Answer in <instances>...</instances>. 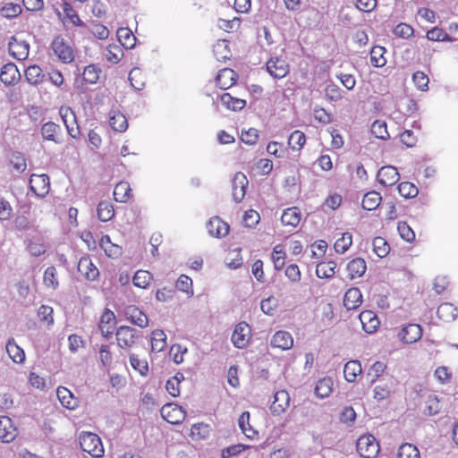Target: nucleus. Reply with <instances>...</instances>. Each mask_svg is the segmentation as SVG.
Segmentation results:
<instances>
[{"mask_svg":"<svg viewBox=\"0 0 458 458\" xmlns=\"http://www.w3.org/2000/svg\"><path fill=\"white\" fill-rule=\"evenodd\" d=\"M81 449L93 457H101L104 454V447L99 437L91 432H82L80 436Z\"/></svg>","mask_w":458,"mask_h":458,"instance_id":"nucleus-1","label":"nucleus"},{"mask_svg":"<svg viewBox=\"0 0 458 458\" xmlns=\"http://www.w3.org/2000/svg\"><path fill=\"white\" fill-rule=\"evenodd\" d=\"M356 447L360 455L364 458H375L379 452V445L372 435L360 437Z\"/></svg>","mask_w":458,"mask_h":458,"instance_id":"nucleus-2","label":"nucleus"},{"mask_svg":"<svg viewBox=\"0 0 458 458\" xmlns=\"http://www.w3.org/2000/svg\"><path fill=\"white\" fill-rule=\"evenodd\" d=\"M117 344L121 348H131L140 337L139 331L128 326H121L116 333Z\"/></svg>","mask_w":458,"mask_h":458,"instance_id":"nucleus-3","label":"nucleus"},{"mask_svg":"<svg viewBox=\"0 0 458 458\" xmlns=\"http://www.w3.org/2000/svg\"><path fill=\"white\" fill-rule=\"evenodd\" d=\"M51 47L55 55L64 64H70L74 60L72 48L61 37L54 38Z\"/></svg>","mask_w":458,"mask_h":458,"instance_id":"nucleus-4","label":"nucleus"},{"mask_svg":"<svg viewBox=\"0 0 458 458\" xmlns=\"http://www.w3.org/2000/svg\"><path fill=\"white\" fill-rule=\"evenodd\" d=\"M396 380L392 376H386L378 381L374 388V398L382 401L388 398L394 392Z\"/></svg>","mask_w":458,"mask_h":458,"instance_id":"nucleus-5","label":"nucleus"},{"mask_svg":"<svg viewBox=\"0 0 458 458\" xmlns=\"http://www.w3.org/2000/svg\"><path fill=\"white\" fill-rule=\"evenodd\" d=\"M59 113L66 127L68 134L72 138L77 139L79 137L80 131L77 124L76 115L72 109L68 106H62Z\"/></svg>","mask_w":458,"mask_h":458,"instance_id":"nucleus-6","label":"nucleus"},{"mask_svg":"<svg viewBox=\"0 0 458 458\" xmlns=\"http://www.w3.org/2000/svg\"><path fill=\"white\" fill-rule=\"evenodd\" d=\"M30 190L38 197H45L50 189L49 178L47 174H33L30 179Z\"/></svg>","mask_w":458,"mask_h":458,"instance_id":"nucleus-7","label":"nucleus"},{"mask_svg":"<svg viewBox=\"0 0 458 458\" xmlns=\"http://www.w3.org/2000/svg\"><path fill=\"white\" fill-rule=\"evenodd\" d=\"M267 72L275 79L284 78L289 72V65L284 59L270 58L266 64Z\"/></svg>","mask_w":458,"mask_h":458,"instance_id":"nucleus-8","label":"nucleus"},{"mask_svg":"<svg viewBox=\"0 0 458 458\" xmlns=\"http://www.w3.org/2000/svg\"><path fill=\"white\" fill-rule=\"evenodd\" d=\"M250 329L247 323H239L232 335V343L236 348L242 349L247 346L250 340Z\"/></svg>","mask_w":458,"mask_h":458,"instance_id":"nucleus-9","label":"nucleus"},{"mask_svg":"<svg viewBox=\"0 0 458 458\" xmlns=\"http://www.w3.org/2000/svg\"><path fill=\"white\" fill-rule=\"evenodd\" d=\"M400 178L399 173L394 166L386 165L379 169L377 174V182L385 187L395 184Z\"/></svg>","mask_w":458,"mask_h":458,"instance_id":"nucleus-10","label":"nucleus"},{"mask_svg":"<svg viewBox=\"0 0 458 458\" xmlns=\"http://www.w3.org/2000/svg\"><path fill=\"white\" fill-rule=\"evenodd\" d=\"M162 417L171 424H179L183 421L186 412L182 407L167 404L161 409Z\"/></svg>","mask_w":458,"mask_h":458,"instance_id":"nucleus-11","label":"nucleus"},{"mask_svg":"<svg viewBox=\"0 0 458 458\" xmlns=\"http://www.w3.org/2000/svg\"><path fill=\"white\" fill-rule=\"evenodd\" d=\"M126 318L132 324L140 328H145L148 325V316L134 305H129L124 309Z\"/></svg>","mask_w":458,"mask_h":458,"instance_id":"nucleus-12","label":"nucleus"},{"mask_svg":"<svg viewBox=\"0 0 458 458\" xmlns=\"http://www.w3.org/2000/svg\"><path fill=\"white\" fill-rule=\"evenodd\" d=\"M249 181L244 174L238 172L234 174L232 195L236 202L239 203L243 199Z\"/></svg>","mask_w":458,"mask_h":458,"instance_id":"nucleus-13","label":"nucleus"},{"mask_svg":"<svg viewBox=\"0 0 458 458\" xmlns=\"http://www.w3.org/2000/svg\"><path fill=\"white\" fill-rule=\"evenodd\" d=\"M17 428L13 420L7 416H0V440L10 443L15 439Z\"/></svg>","mask_w":458,"mask_h":458,"instance_id":"nucleus-14","label":"nucleus"},{"mask_svg":"<svg viewBox=\"0 0 458 458\" xmlns=\"http://www.w3.org/2000/svg\"><path fill=\"white\" fill-rule=\"evenodd\" d=\"M79 273L87 280L93 281L99 276V271L89 257H82L78 262Z\"/></svg>","mask_w":458,"mask_h":458,"instance_id":"nucleus-15","label":"nucleus"},{"mask_svg":"<svg viewBox=\"0 0 458 458\" xmlns=\"http://www.w3.org/2000/svg\"><path fill=\"white\" fill-rule=\"evenodd\" d=\"M41 135L45 140L54 141L56 144L63 142L62 129L53 122H47L41 126Z\"/></svg>","mask_w":458,"mask_h":458,"instance_id":"nucleus-16","label":"nucleus"},{"mask_svg":"<svg viewBox=\"0 0 458 458\" xmlns=\"http://www.w3.org/2000/svg\"><path fill=\"white\" fill-rule=\"evenodd\" d=\"M208 233L216 238H222L228 234L229 225L222 221L218 216H214L207 223Z\"/></svg>","mask_w":458,"mask_h":458,"instance_id":"nucleus-17","label":"nucleus"},{"mask_svg":"<svg viewBox=\"0 0 458 458\" xmlns=\"http://www.w3.org/2000/svg\"><path fill=\"white\" fill-rule=\"evenodd\" d=\"M290 405V395L284 390L277 391L274 395V401L270 406L272 413L280 415L284 412Z\"/></svg>","mask_w":458,"mask_h":458,"instance_id":"nucleus-18","label":"nucleus"},{"mask_svg":"<svg viewBox=\"0 0 458 458\" xmlns=\"http://www.w3.org/2000/svg\"><path fill=\"white\" fill-rule=\"evenodd\" d=\"M422 335V328L418 324H409L404 327L399 336L401 340L405 344H413L420 339Z\"/></svg>","mask_w":458,"mask_h":458,"instance_id":"nucleus-19","label":"nucleus"},{"mask_svg":"<svg viewBox=\"0 0 458 458\" xmlns=\"http://www.w3.org/2000/svg\"><path fill=\"white\" fill-rule=\"evenodd\" d=\"M29 44L25 41H18L14 38L9 41V53L17 60H25L29 55Z\"/></svg>","mask_w":458,"mask_h":458,"instance_id":"nucleus-20","label":"nucleus"},{"mask_svg":"<svg viewBox=\"0 0 458 458\" xmlns=\"http://www.w3.org/2000/svg\"><path fill=\"white\" fill-rule=\"evenodd\" d=\"M270 344L272 347L281 350H289L293 345V338L289 332L277 331L271 338Z\"/></svg>","mask_w":458,"mask_h":458,"instance_id":"nucleus-21","label":"nucleus"},{"mask_svg":"<svg viewBox=\"0 0 458 458\" xmlns=\"http://www.w3.org/2000/svg\"><path fill=\"white\" fill-rule=\"evenodd\" d=\"M363 330L368 334L374 333L379 326L377 315L371 310H364L359 316Z\"/></svg>","mask_w":458,"mask_h":458,"instance_id":"nucleus-22","label":"nucleus"},{"mask_svg":"<svg viewBox=\"0 0 458 458\" xmlns=\"http://www.w3.org/2000/svg\"><path fill=\"white\" fill-rule=\"evenodd\" d=\"M56 395L62 405L69 410H74L79 405V401L73 394L64 386H59L56 390Z\"/></svg>","mask_w":458,"mask_h":458,"instance_id":"nucleus-23","label":"nucleus"},{"mask_svg":"<svg viewBox=\"0 0 458 458\" xmlns=\"http://www.w3.org/2000/svg\"><path fill=\"white\" fill-rule=\"evenodd\" d=\"M236 81V73L233 70L225 68L219 71L216 77V85L223 89H229Z\"/></svg>","mask_w":458,"mask_h":458,"instance_id":"nucleus-24","label":"nucleus"},{"mask_svg":"<svg viewBox=\"0 0 458 458\" xmlns=\"http://www.w3.org/2000/svg\"><path fill=\"white\" fill-rule=\"evenodd\" d=\"M362 302V294L359 288H350L344 294V305L347 310H355Z\"/></svg>","mask_w":458,"mask_h":458,"instance_id":"nucleus-25","label":"nucleus"},{"mask_svg":"<svg viewBox=\"0 0 458 458\" xmlns=\"http://www.w3.org/2000/svg\"><path fill=\"white\" fill-rule=\"evenodd\" d=\"M115 320V316L113 311L109 310H106V311L102 314L100 323H99V330L101 334L106 338H109L113 334L112 327Z\"/></svg>","mask_w":458,"mask_h":458,"instance_id":"nucleus-26","label":"nucleus"},{"mask_svg":"<svg viewBox=\"0 0 458 458\" xmlns=\"http://www.w3.org/2000/svg\"><path fill=\"white\" fill-rule=\"evenodd\" d=\"M20 77L17 66L13 64H7L3 66L0 73V80L5 85L13 84Z\"/></svg>","mask_w":458,"mask_h":458,"instance_id":"nucleus-27","label":"nucleus"},{"mask_svg":"<svg viewBox=\"0 0 458 458\" xmlns=\"http://www.w3.org/2000/svg\"><path fill=\"white\" fill-rule=\"evenodd\" d=\"M115 201L125 203L131 198V188L127 182H120L114 189Z\"/></svg>","mask_w":458,"mask_h":458,"instance_id":"nucleus-28","label":"nucleus"},{"mask_svg":"<svg viewBox=\"0 0 458 458\" xmlns=\"http://www.w3.org/2000/svg\"><path fill=\"white\" fill-rule=\"evenodd\" d=\"M238 424L241 430L242 431L246 437L250 439H255L258 437L259 432L255 430L250 424L249 411H243L241 414L238 420Z\"/></svg>","mask_w":458,"mask_h":458,"instance_id":"nucleus-29","label":"nucleus"},{"mask_svg":"<svg viewBox=\"0 0 458 458\" xmlns=\"http://www.w3.org/2000/svg\"><path fill=\"white\" fill-rule=\"evenodd\" d=\"M437 314L443 321L450 322L457 318L458 311L453 304L445 302L438 306Z\"/></svg>","mask_w":458,"mask_h":458,"instance_id":"nucleus-30","label":"nucleus"},{"mask_svg":"<svg viewBox=\"0 0 458 458\" xmlns=\"http://www.w3.org/2000/svg\"><path fill=\"white\" fill-rule=\"evenodd\" d=\"M223 106L232 111H240L246 106V101L242 98H234L229 93H224L220 97Z\"/></svg>","mask_w":458,"mask_h":458,"instance_id":"nucleus-31","label":"nucleus"},{"mask_svg":"<svg viewBox=\"0 0 458 458\" xmlns=\"http://www.w3.org/2000/svg\"><path fill=\"white\" fill-rule=\"evenodd\" d=\"M281 221L284 225L295 227L301 221V211L296 207L286 208L281 216Z\"/></svg>","mask_w":458,"mask_h":458,"instance_id":"nucleus-32","label":"nucleus"},{"mask_svg":"<svg viewBox=\"0 0 458 458\" xmlns=\"http://www.w3.org/2000/svg\"><path fill=\"white\" fill-rule=\"evenodd\" d=\"M366 262L363 259L360 258H356L347 264L349 276L352 279L362 276L366 271Z\"/></svg>","mask_w":458,"mask_h":458,"instance_id":"nucleus-33","label":"nucleus"},{"mask_svg":"<svg viewBox=\"0 0 458 458\" xmlns=\"http://www.w3.org/2000/svg\"><path fill=\"white\" fill-rule=\"evenodd\" d=\"M333 385V380L329 377L319 379L315 386V394L321 399L328 397L332 393Z\"/></svg>","mask_w":458,"mask_h":458,"instance_id":"nucleus-34","label":"nucleus"},{"mask_svg":"<svg viewBox=\"0 0 458 458\" xmlns=\"http://www.w3.org/2000/svg\"><path fill=\"white\" fill-rule=\"evenodd\" d=\"M362 371L361 365L359 360L348 361L344 369V378L348 382H354L357 376Z\"/></svg>","mask_w":458,"mask_h":458,"instance_id":"nucleus-35","label":"nucleus"},{"mask_svg":"<svg viewBox=\"0 0 458 458\" xmlns=\"http://www.w3.org/2000/svg\"><path fill=\"white\" fill-rule=\"evenodd\" d=\"M386 50L381 46H375L370 50V63L373 66L381 68L386 65L385 54Z\"/></svg>","mask_w":458,"mask_h":458,"instance_id":"nucleus-36","label":"nucleus"},{"mask_svg":"<svg viewBox=\"0 0 458 458\" xmlns=\"http://www.w3.org/2000/svg\"><path fill=\"white\" fill-rule=\"evenodd\" d=\"M336 265L333 261H322L317 265L316 275L319 278H331L335 274Z\"/></svg>","mask_w":458,"mask_h":458,"instance_id":"nucleus-37","label":"nucleus"},{"mask_svg":"<svg viewBox=\"0 0 458 458\" xmlns=\"http://www.w3.org/2000/svg\"><path fill=\"white\" fill-rule=\"evenodd\" d=\"M166 347V336L164 331L155 330L151 337V350L152 352H159Z\"/></svg>","mask_w":458,"mask_h":458,"instance_id":"nucleus-38","label":"nucleus"},{"mask_svg":"<svg viewBox=\"0 0 458 458\" xmlns=\"http://www.w3.org/2000/svg\"><path fill=\"white\" fill-rule=\"evenodd\" d=\"M26 81L31 85H38L42 82L44 74L38 65L29 66L25 71Z\"/></svg>","mask_w":458,"mask_h":458,"instance_id":"nucleus-39","label":"nucleus"},{"mask_svg":"<svg viewBox=\"0 0 458 458\" xmlns=\"http://www.w3.org/2000/svg\"><path fill=\"white\" fill-rule=\"evenodd\" d=\"M98 217L102 222L111 220L114 215L113 205L108 201L99 202L97 208Z\"/></svg>","mask_w":458,"mask_h":458,"instance_id":"nucleus-40","label":"nucleus"},{"mask_svg":"<svg viewBox=\"0 0 458 458\" xmlns=\"http://www.w3.org/2000/svg\"><path fill=\"white\" fill-rule=\"evenodd\" d=\"M381 199L382 198L378 192L369 191L363 197L362 208L366 210H374L379 206Z\"/></svg>","mask_w":458,"mask_h":458,"instance_id":"nucleus-41","label":"nucleus"},{"mask_svg":"<svg viewBox=\"0 0 458 458\" xmlns=\"http://www.w3.org/2000/svg\"><path fill=\"white\" fill-rule=\"evenodd\" d=\"M6 352L9 357L16 363H21L25 359L23 350L16 344L14 340L8 341L6 344Z\"/></svg>","mask_w":458,"mask_h":458,"instance_id":"nucleus-42","label":"nucleus"},{"mask_svg":"<svg viewBox=\"0 0 458 458\" xmlns=\"http://www.w3.org/2000/svg\"><path fill=\"white\" fill-rule=\"evenodd\" d=\"M398 458H420V451L419 449L410 444V443H404L400 445L397 453Z\"/></svg>","mask_w":458,"mask_h":458,"instance_id":"nucleus-43","label":"nucleus"},{"mask_svg":"<svg viewBox=\"0 0 458 458\" xmlns=\"http://www.w3.org/2000/svg\"><path fill=\"white\" fill-rule=\"evenodd\" d=\"M117 37L121 44L126 48H131L135 45L136 38L131 31L126 28H120L117 30Z\"/></svg>","mask_w":458,"mask_h":458,"instance_id":"nucleus-44","label":"nucleus"},{"mask_svg":"<svg viewBox=\"0 0 458 458\" xmlns=\"http://www.w3.org/2000/svg\"><path fill=\"white\" fill-rule=\"evenodd\" d=\"M43 283L47 288L56 289L59 283L56 268L54 266L48 267L44 273Z\"/></svg>","mask_w":458,"mask_h":458,"instance_id":"nucleus-45","label":"nucleus"},{"mask_svg":"<svg viewBox=\"0 0 458 458\" xmlns=\"http://www.w3.org/2000/svg\"><path fill=\"white\" fill-rule=\"evenodd\" d=\"M371 133L378 139L387 140L390 136L386 129V123L382 120H377L371 124Z\"/></svg>","mask_w":458,"mask_h":458,"instance_id":"nucleus-46","label":"nucleus"},{"mask_svg":"<svg viewBox=\"0 0 458 458\" xmlns=\"http://www.w3.org/2000/svg\"><path fill=\"white\" fill-rule=\"evenodd\" d=\"M305 134L301 131H294L288 139V144L293 150H300L305 144Z\"/></svg>","mask_w":458,"mask_h":458,"instance_id":"nucleus-47","label":"nucleus"},{"mask_svg":"<svg viewBox=\"0 0 458 458\" xmlns=\"http://www.w3.org/2000/svg\"><path fill=\"white\" fill-rule=\"evenodd\" d=\"M152 279V275L146 270H139L135 273L132 283L136 287L146 288Z\"/></svg>","mask_w":458,"mask_h":458,"instance_id":"nucleus-48","label":"nucleus"},{"mask_svg":"<svg viewBox=\"0 0 458 458\" xmlns=\"http://www.w3.org/2000/svg\"><path fill=\"white\" fill-rule=\"evenodd\" d=\"M110 125L111 127L119 132L125 131L128 127V123L126 117L121 114L116 113L110 117Z\"/></svg>","mask_w":458,"mask_h":458,"instance_id":"nucleus-49","label":"nucleus"},{"mask_svg":"<svg viewBox=\"0 0 458 458\" xmlns=\"http://www.w3.org/2000/svg\"><path fill=\"white\" fill-rule=\"evenodd\" d=\"M352 243V235L350 233H344L342 237L336 240L334 248L338 253H344Z\"/></svg>","mask_w":458,"mask_h":458,"instance_id":"nucleus-50","label":"nucleus"},{"mask_svg":"<svg viewBox=\"0 0 458 458\" xmlns=\"http://www.w3.org/2000/svg\"><path fill=\"white\" fill-rule=\"evenodd\" d=\"M100 72L98 66L94 64L88 65L82 73L83 80L88 83L94 84L98 80Z\"/></svg>","mask_w":458,"mask_h":458,"instance_id":"nucleus-51","label":"nucleus"},{"mask_svg":"<svg viewBox=\"0 0 458 458\" xmlns=\"http://www.w3.org/2000/svg\"><path fill=\"white\" fill-rule=\"evenodd\" d=\"M374 252L379 258L386 257L389 252V245L386 242V240L382 237H376L372 242Z\"/></svg>","mask_w":458,"mask_h":458,"instance_id":"nucleus-52","label":"nucleus"},{"mask_svg":"<svg viewBox=\"0 0 458 458\" xmlns=\"http://www.w3.org/2000/svg\"><path fill=\"white\" fill-rule=\"evenodd\" d=\"M130 363L131 367L137 370L141 376H146L148 372V362L144 360H140L134 353L130 354Z\"/></svg>","mask_w":458,"mask_h":458,"instance_id":"nucleus-53","label":"nucleus"},{"mask_svg":"<svg viewBox=\"0 0 458 458\" xmlns=\"http://www.w3.org/2000/svg\"><path fill=\"white\" fill-rule=\"evenodd\" d=\"M441 407L436 395H428L425 403L424 413L427 415H435L439 412Z\"/></svg>","mask_w":458,"mask_h":458,"instance_id":"nucleus-54","label":"nucleus"},{"mask_svg":"<svg viewBox=\"0 0 458 458\" xmlns=\"http://www.w3.org/2000/svg\"><path fill=\"white\" fill-rule=\"evenodd\" d=\"M226 266L230 268H238L242 264V259L240 253V249L231 250L225 259Z\"/></svg>","mask_w":458,"mask_h":458,"instance_id":"nucleus-55","label":"nucleus"},{"mask_svg":"<svg viewBox=\"0 0 458 458\" xmlns=\"http://www.w3.org/2000/svg\"><path fill=\"white\" fill-rule=\"evenodd\" d=\"M399 193L404 198H414L419 191L417 187L409 182H403L398 185Z\"/></svg>","mask_w":458,"mask_h":458,"instance_id":"nucleus-56","label":"nucleus"},{"mask_svg":"<svg viewBox=\"0 0 458 458\" xmlns=\"http://www.w3.org/2000/svg\"><path fill=\"white\" fill-rule=\"evenodd\" d=\"M21 13V5L13 3H8L0 9V14L5 18L17 17Z\"/></svg>","mask_w":458,"mask_h":458,"instance_id":"nucleus-57","label":"nucleus"},{"mask_svg":"<svg viewBox=\"0 0 458 458\" xmlns=\"http://www.w3.org/2000/svg\"><path fill=\"white\" fill-rule=\"evenodd\" d=\"M277 300L275 297L270 296L261 301L260 309L265 314L273 316L277 308Z\"/></svg>","mask_w":458,"mask_h":458,"instance_id":"nucleus-58","label":"nucleus"},{"mask_svg":"<svg viewBox=\"0 0 458 458\" xmlns=\"http://www.w3.org/2000/svg\"><path fill=\"white\" fill-rule=\"evenodd\" d=\"M175 287L178 290L186 293L187 294H193L192 280L185 275L180 276V277L176 281Z\"/></svg>","mask_w":458,"mask_h":458,"instance_id":"nucleus-59","label":"nucleus"},{"mask_svg":"<svg viewBox=\"0 0 458 458\" xmlns=\"http://www.w3.org/2000/svg\"><path fill=\"white\" fill-rule=\"evenodd\" d=\"M272 259L276 270H281L284 266L285 253L280 245H276L272 253Z\"/></svg>","mask_w":458,"mask_h":458,"instance_id":"nucleus-60","label":"nucleus"},{"mask_svg":"<svg viewBox=\"0 0 458 458\" xmlns=\"http://www.w3.org/2000/svg\"><path fill=\"white\" fill-rule=\"evenodd\" d=\"M397 230L400 236L406 242H411L415 239V233L413 230L406 222H399Z\"/></svg>","mask_w":458,"mask_h":458,"instance_id":"nucleus-61","label":"nucleus"},{"mask_svg":"<svg viewBox=\"0 0 458 458\" xmlns=\"http://www.w3.org/2000/svg\"><path fill=\"white\" fill-rule=\"evenodd\" d=\"M104 55L107 61L116 64L121 60L123 51L118 46L109 47L106 49Z\"/></svg>","mask_w":458,"mask_h":458,"instance_id":"nucleus-62","label":"nucleus"},{"mask_svg":"<svg viewBox=\"0 0 458 458\" xmlns=\"http://www.w3.org/2000/svg\"><path fill=\"white\" fill-rule=\"evenodd\" d=\"M412 81L420 90L425 91L428 89L429 80L423 72L418 71L414 72L412 75Z\"/></svg>","mask_w":458,"mask_h":458,"instance_id":"nucleus-63","label":"nucleus"},{"mask_svg":"<svg viewBox=\"0 0 458 458\" xmlns=\"http://www.w3.org/2000/svg\"><path fill=\"white\" fill-rule=\"evenodd\" d=\"M413 28L411 25L403 22L396 25L394 29V34L403 38H409L413 35Z\"/></svg>","mask_w":458,"mask_h":458,"instance_id":"nucleus-64","label":"nucleus"}]
</instances>
